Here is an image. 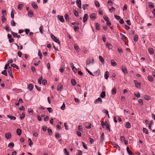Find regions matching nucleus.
<instances>
[{
    "instance_id": "f257e3e1",
    "label": "nucleus",
    "mask_w": 155,
    "mask_h": 155,
    "mask_svg": "<svg viewBox=\"0 0 155 155\" xmlns=\"http://www.w3.org/2000/svg\"><path fill=\"white\" fill-rule=\"evenodd\" d=\"M51 36L52 40L56 43H58L59 45H60V42L58 38L54 36L53 34H51Z\"/></svg>"
},
{
    "instance_id": "f03ea898",
    "label": "nucleus",
    "mask_w": 155,
    "mask_h": 155,
    "mask_svg": "<svg viewBox=\"0 0 155 155\" xmlns=\"http://www.w3.org/2000/svg\"><path fill=\"white\" fill-rule=\"evenodd\" d=\"M102 102L101 99L100 97H98L94 101V103L95 104H101Z\"/></svg>"
},
{
    "instance_id": "7ed1b4c3",
    "label": "nucleus",
    "mask_w": 155,
    "mask_h": 155,
    "mask_svg": "<svg viewBox=\"0 0 155 155\" xmlns=\"http://www.w3.org/2000/svg\"><path fill=\"white\" fill-rule=\"evenodd\" d=\"M57 18L61 22H64V20L63 16L58 15L57 16Z\"/></svg>"
},
{
    "instance_id": "20e7f679",
    "label": "nucleus",
    "mask_w": 155,
    "mask_h": 155,
    "mask_svg": "<svg viewBox=\"0 0 155 155\" xmlns=\"http://www.w3.org/2000/svg\"><path fill=\"white\" fill-rule=\"evenodd\" d=\"M121 69L123 72L125 74L128 73V71L125 67L122 66L121 67Z\"/></svg>"
},
{
    "instance_id": "39448f33",
    "label": "nucleus",
    "mask_w": 155,
    "mask_h": 155,
    "mask_svg": "<svg viewBox=\"0 0 155 155\" xmlns=\"http://www.w3.org/2000/svg\"><path fill=\"white\" fill-rule=\"evenodd\" d=\"M76 4L79 8H81V0H77Z\"/></svg>"
},
{
    "instance_id": "423d86ee",
    "label": "nucleus",
    "mask_w": 155,
    "mask_h": 155,
    "mask_svg": "<svg viewBox=\"0 0 155 155\" xmlns=\"http://www.w3.org/2000/svg\"><path fill=\"white\" fill-rule=\"evenodd\" d=\"M88 16L87 14L84 15L83 18V22L84 23L87 20Z\"/></svg>"
},
{
    "instance_id": "0eeeda50",
    "label": "nucleus",
    "mask_w": 155,
    "mask_h": 155,
    "mask_svg": "<svg viewBox=\"0 0 155 155\" xmlns=\"http://www.w3.org/2000/svg\"><path fill=\"white\" fill-rule=\"evenodd\" d=\"M134 82L136 87L138 88L140 87V84L137 80H134Z\"/></svg>"
},
{
    "instance_id": "6e6552de",
    "label": "nucleus",
    "mask_w": 155,
    "mask_h": 155,
    "mask_svg": "<svg viewBox=\"0 0 155 155\" xmlns=\"http://www.w3.org/2000/svg\"><path fill=\"white\" fill-rule=\"evenodd\" d=\"M90 18L92 20H94L96 18L95 14L94 13L91 14L90 15Z\"/></svg>"
},
{
    "instance_id": "1a4fd4ad",
    "label": "nucleus",
    "mask_w": 155,
    "mask_h": 155,
    "mask_svg": "<svg viewBox=\"0 0 155 155\" xmlns=\"http://www.w3.org/2000/svg\"><path fill=\"white\" fill-rule=\"evenodd\" d=\"M28 88L29 90L31 91L33 88V85L32 84H29L28 85Z\"/></svg>"
},
{
    "instance_id": "9d476101",
    "label": "nucleus",
    "mask_w": 155,
    "mask_h": 155,
    "mask_svg": "<svg viewBox=\"0 0 155 155\" xmlns=\"http://www.w3.org/2000/svg\"><path fill=\"white\" fill-rule=\"evenodd\" d=\"M5 137L7 139H9L11 137V134L10 133H8L5 134Z\"/></svg>"
},
{
    "instance_id": "9b49d317",
    "label": "nucleus",
    "mask_w": 155,
    "mask_h": 155,
    "mask_svg": "<svg viewBox=\"0 0 155 155\" xmlns=\"http://www.w3.org/2000/svg\"><path fill=\"white\" fill-rule=\"evenodd\" d=\"M96 29L97 30H99L100 29V25L98 23H95Z\"/></svg>"
},
{
    "instance_id": "f8f14e48",
    "label": "nucleus",
    "mask_w": 155,
    "mask_h": 155,
    "mask_svg": "<svg viewBox=\"0 0 155 155\" xmlns=\"http://www.w3.org/2000/svg\"><path fill=\"white\" fill-rule=\"evenodd\" d=\"M125 127L127 128H130L131 127V124L129 122H126L125 123Z\"/></svg>"
},
{
    "instance_id": "ddd939ff",
    "label": "nucleus",
    "mask_w": 155,
    "mask_h": 155,
    "mask_svg": "<svg viewBox=\"0 0 155 155\" xmlns=\"http://www.w3.org/2000/svg\"><path fill=\"white\" fill-rule=\"evenodd\" d=\"M63 86L62 84H59L57 87V90L59 91H61L62 89Z\"/></svg>"
},
{
    "instance_id": "4468645a",
    "label": "nucleus",
    "mask_w": 155,
    "mask_h": 155,
    "mask_svg": "<svg viewBox=\"0 0 155 155\" xmlns=\"http://www.w3.org/2000/svg\"><path fill=\"white\" fill-rule=\"evenodd\" d=\"M32 7L35 9H37L38 8V6L36 5V3L34 2H33L31 4Z\"/></svg>"
},
{
    "instance_id": "2eb2a0df",
    "label": "nucleus",
    "mask_w": 155,
    "mask_h": 155,
    "mask_svg": "<svg viewBox=\"0 0 155 155\" xmlns=\"http://www.w3.org/2000/svg\"><path fill=\"white\" fill-rule=\"evenodd\" d=\"M109 72L108 71H107L105 72L104 74V78L105 79H107L109 76Z\"/></svg>"
},
{
    "instance_id": "dca6fc26",
    "label": "nucleus",
    "mask_w": 155,
    "mask_h": 155,
    "mask_svg": "<svg viewBox=\"0 0 155 155\" xmlns=\"http://www.w3.org/2000/svg\"><path fill=\"white\" fill-rule=\"evenodd\" d=\"M85 127L87 129H90L91 127V124L90 123H87L86 124Z\"/></svg>"
},
{
    "instance_id": "f3484780",
    "label": "nucleus",
    "mask_w": 155,
    "mask_h": 155,
    "mask_svg": "<svg viewBox=\"0 0 155 155\" xmlns=\"http://www.w3.org/2000/svg\"><path fill=\"white\" fill-rule=\"evenodd\" d=\"M4 28L8 32L11 31V29L8 26V25H6L5 27H4Z\"/></svg>"
},
{
    "instance_id": "a211bd4d",
    "label": "nucleus",
    "mask_w": 155,
    "mask_h": 155,
    "mask_svg": "<svg viewBox=\"0 0 155 155\" xmlns=\"http://www.w3.org/2000/svg\"><path fill=\"white\" fill-rule=\"evenodd\" d=\"M144 98L145 100L147 101L150 100L151 99L150 97L147 95H144Z\"/></svg>"
},
{
    "instance_id": "6ab92c4d",
    "label": "nucleus",
    "mask_w": 155,
    "mask_h": 155,
    "mask_svg": "<svg viewBox=\"0 0 155 155\" xmlns=\"http://www.w3.org/2000/svg\"><path fill=\"white\" fill-rule=\"evenodd\" d=\"M99 59L102 64H104V60L103 58L101 56H99Z\"/></svg>"
},
{
    "instance_id": "aec40b11",
    "label": "nucleus",
    "mask_w": 155,
    "mask_h": 155,
    "mask_svg": "<svg viewBox=\"0 0 155 155\" xmlns=\"http://www.w3.org/2000/svg\"><path fill=\"white\" fill-rule=\"evenodd\" d=\"M106 94L105 91H102L100 95L101 97L102 98H104L106 96Z\"/></svg>"
},
{
    "instance_id": "412c9836",
    "label": "nucleus",
    "mask_w": 155,
    "mask_h": 155,
    "mask_svg": "<svg viewBox=\"0 0 155 155\" xmlns=\"http://www.w3.org/2000/svg\"><path fill=\"white\" fill-rule=\"evenodd\" d=\"M7 117L10 118L11 120H15L16 119V117L15 116H10L8 115H7Z\"/></svg>"
},
{
    "instance_id": "4be33fe9",
    "label": "nucleus",
    "mask_w": 155,
    "mask_h": 155,
    "mask_svg": "<svg viewBox=\"0 0 155 155\" xmlns=\"http://www.w3.org/2000/svg\"><path fill=\"white\" fill-rule=\"evenodd\" d=\"M15 13V11L14 9L12 8L11 12V17L13 19L14 18V14Z\"/></svg>"
},
{
    "instance_id": "5701e85b",
    "label": "nucleus",
    "mask_w": 155,
    "mask_h": 155,
    "mask_svg": "<svg viewBox=\"0 0 155 155\" xmlns=\"http://www.w3.org/2000/svg\"><path fill=\"white\" fill-rule=\"evenodd\" d=\"M148 51L149 53L150 54L152 55L153 54L154 52V51L153 48H149L148 49Z\"/></svg>"
},
{
    "instance_id": "b1692460",
    "label": "nucleus",
    "mask_w": 155,
    "mask_h": 155,
    "mask_svg": "<svg viewBox=\"0 0 155 155\" xmlns=\"http://www.w3.org/2000/svg\"><path fill=\"white\" fill-rule=\"evenodd\" d=\"M28 15L29 16L31 17L33 16V12L31 10H30L28 11Z\"/></svg>"
},
{
    "instance_id": "393cba45",
    "label": "nucleus",
    "mask_w": 155,
    "mask_h": 155,
    "mask_svg": "<svg viewBox=\"0 0 155 155\" xmlns=\"http://www.w3.org/2000/svg\"><path fill=\"white\" fill-rule=\"evenodd\" d=\"M143 133H144L146 134H149L148 131V130L143 127Z\"/></svg>"
},
{
    "instance_id": "a878e982",
    "label": "nucleus",
    "mask_w": 155,
    "mask_h": 155,
    "mask_svg": "<svg viewBox=\"0 0 155 155\" xmlns=\"http://www.w3.org/2000/svg\"><path fill=\"white\" fill-rule=\"evenodd\" d=\"M71 83L73 86H75L76 84V81L74 79H71Z\"/></svg>"
},
{
    "instance_id": "bb28decb",
    "label": "nucleus",
    "mask_w": 155,
    "mask_h": 155,
    "mask_svg": "<svg viewBox=\"0 0 155 155\" xmlns=\"http://www.w3.org/2000/svg\"><path fill=\"white\" fill-rule=\"evenodd\" d=\"M16 132L18 135L20 136L21 134V131L20 129H17L16 130Z\"/></svg>"
},
{
    "instance_id": "cd10ccee",
    "label": "nucleus",
    "mask_w": 155,
    "mask_h": 155,
    "mask_svg": "<svg viewBox=\"0 0 155 155\" xmlns=\"http://www.w3.org/2000/svg\"><path fill=\"white\" fill-rule=\"evenodd\" d=\"M111 93L112 94L114 95L116 93V89L115 88H113L111 91Z\"/></svg>"
},
{
    "instance_id": "c85d7f7f",
    "label": "nucleus",
    "mask_w": 155,
    "mask_h": 155,
    "mask_svg": "<svg viewBox=\"0 0 155 155\" xmlns=\"http://www.w3.org/2000/svg\"><path fill=\"white\" fill-rule=\"evenodd\" d=\"M12 67H8V71L9 74H12Z\"/></svg>"
},
{
    "instance_id": "c756f323",
    "label": "nucleus",
    "mask_w": 155,
    "mask_h": 155,
    "mask_svg": "<svg viewBox=\"0 0 155 155\" xmlns=\"http://www.w3.org/2000/svg\"><path fill=\"white\" fill-rule=\"evenodd\" d=\"M111 64L113 66H115L117 65V64L116 62L113 60H111Z\"/></svg>"
},
{
    "instance_id": "7c9ffc66",
    "label": "nucleus",
    "mask_w": 155,
    "mask_h": 155,
    "mask_svg": "<svg viewBox=\"0 0 155 155\" xmlns=\"http://www.w3.org/2000/svg\"><path fill=\"white\" fill-rule=\"evenodd\" d=\"M64 17L65 20L67 21H69L70 20L69 19V17L68 15L67 14L65 15Z\"/></svg>"
},
{
    "instance_id": "2f4dec72",
    "label": "nucleus",
    "mask_w": 155,
    "mask_h": 155,
    "mask_svg": "<svg viewBox=\"0 0 155 155\" xmlns=\"http://www.w3.org/2000/svg\"><path fill=\"white\" fill-rule=\"evenodd\" d=\"M64 153L65 155H69V153L67 151L66 148H64Z\"/></svg>"
},
{
    "instance_id": "473e14b6",
    "label": "nucleus",
    "mask_w": 155,
    "mask_h": 155,
    "mask_svg": "<svg viewBox=\"0 0 155 155\" xmlns=\"http://www.w3.org/2000/svg\"><path fill=\"white\" fill-rule=\"evenodd\" d=\"M14 146V143H13L11 142L8 145V147H9L10 148L13 147Z\"/></svg>"
},
{
    "instance_id": "72a5a7b5",
    "label": "nucleus",
    "mask_w": 155,
    "mask_h": 155,
    "mask_svg": "<svg viewBox=\"0 0 155 155\" xmlns=\"http://www.w3.org/2000/svg\"><path fill=\"white\" fill-rule=\"evenodd\" d=\"M91 63V60L90 58H88L87 59L86 62V65H87Z\"/></svg>"
},
{
    "instance_id": "f704fd0d",
    "label": "nucleus",
    "mask_w": 155,
    "mask_h": 155,
    "mask_svg": "<svg viewBox=\"0 0 155 155\" xmlns=\"http://www.w3.org/2000/svg\"><path fill=\"white\" fill-rule=\"evenodd\" d=\"M25 116V114L24 113H22L21 114H20V118L21 119H23Z\"/></svg>"
},
{
    "instance_id": "c9c22d12",
    "label": "nucleus",
    "mask_w": 155,
    "mask_h": 155,
    "mask_svg": "<svg viewBox=\"0 0 155 155\" xmlns=\"http://www.w3.org/2000/svg\"><path fill=\"white\" fill-rule=\"evenodd\" d=\"M11 65L13 67L15 68H16L17 69H19V68L15 64H11Z\"/></svg>"
},
{
    "instance_id": "e433bc0d",
    "label": "nucleus",
    "mask_w": 155,
    "mask_h": 155,
    "mask_svg": "<svg viewBox=\"0 0 155 155\" xmlns=\"http://www.w3.org/2000/svg\"><path fill=\"white\" fill-rule=\"evenodd\" d=\"M11 33L12 34V35L13 36L14 38L16 37L17 35V33L14 32L12 31H11Z\"/></svg>"
},
{
    "instance_id": "4c0bfd02",
    "label": "nucleus",
    "mask_w": 155,
    "mask_h": 155,
    "mask_svg": "<svg viewBox=\"0 0 155 155\" xmlns=\"http://www.w3.org/2000/svg\"><path fill=\"white\" fill-rule=\"evenodd\" d=\"M28 112L29 113L31 114V115H32L33 114V111L31 110V108H29L28 109Z\"/></svg>"
},
{
    "instance_id": "58836bf2",
    "label": "nucleus",
    "mask_w": 155,
    "mask_h": 155,
    "mask_svg": "<svg viewBox=\"0 0 155 155\" xmlns=\"http://www.w3.org/2000/svg\"><path fill=\"white\" fill-rule=\"evenodd\" d=\"M28 142H29V145L30 147H31L33 144V143L31 141V139L30 138H29L28 140Z\"/></svg>"
},
{
    "instance_id": "ea45409f",
    "label": "nucleus",
    "mask_w": 155,
    "mask_h": 155,
    "mask_svg": "<svg viewBox=\"0 0 155 155\" xmlns=\"http://www.w3.org/2000/svg\"><path fill=\"white\" fill-rule=\"evenodd\" d=\"M147 78L148 80L150 82H152L153 81V79L152 77L151 76H149Z\"/></svg>"
},
{
    "instance_id": "a19ab883",
    "label": "nucleus",
    "mask_w": 155,
    "mask_h": 155,
    "mask_svg": "<svg viewBox=\"0 0 155 155\" xmlns=\"http://www.w3.org/2000/svg\"><path fill=\"white\" fill-rule=\"evenodd\" d=\"M74 31L76 32L78 31L79 28L78 26H74Z\"/></svg>"
},
{
    "instance_id": "79ce46f5",
    "label": "nucleus",
    "mask_w": 155,
    "mask_h": 155,
    "mask_svg": "<svg viewBox=\"0 0 155 155\" xmlns=\"http://www.w3.org/2000/svg\"><path fill=\"white\" fill-rule=\"evenodd\" d=\"M95 5L96 7H98L100 6V4L99 2L97 1H95L94 2Z\"/></svg>"
},
{
    "instance_id": "37998d69",
    "label": "nucleus",
    "mask_w": 155,
    "mask_h": 155,
    "mask_svg": "<svg viewBox=\"0 0 155 155\" xmlns=\"http://www.w3.org/2000/svg\"><path fill=\"white\" fill-rule=\"evenodd\" d=\"M1 74L5 76H7V71L6 70H4L2 71V72L1 73Z\"/></svg>"
},
{
    "instance_id": "c03bdc74",
    "label": "nucleus",
    "mask_w": 155,
    "mask_h": 155,
    "mask_svg": "<svg viewBox=\"0 0 155 155\" xmlns=\"http://www.w3.org/2000/svg\"><path fill=\"white\" fill-rule=\"evenodd\" d=\"M43 26L41 25L39 28V31H40V33L41 34H43Z\"/></svg>"
},
{
    "instance_id": "a18cd8bd",
    "label": "nucleus",
    "mask_w": 155,
    "mask_h": 155,
    "mask_svg": "<svg viewBox=\"0 0 155 155\" xmlns=\"http://www.w3.org/2000/svg\"><path fill=\"white\" fill-rule=\"evenodd\" d=\"M120 34L121 35V39H122V40L124 41V40L126 39V37H125V36L124 35L122 34V33H120Z\"/></svg>"
},
{
    "instance_id": "49530a36",
    "label": "nucleus",
    "mask_w": 155,
    "mask_h": 155,
    "mask_svg": "<svg viewBox=\"0 0 155 155\" xmlns=\"http://www.w3.org/2000/svg\"><path fill=\"white\" fill-rule=\"evenodd\" d=\"M11 25L13 26H15L16 25V23L13 20H11Z\"/></svg>"
},
{
    "instance_id": "de8ad7c7",
    "label": "nucleus",
    "mask_w": 155,
    "mask_h": 155,
    "mask_svg": "<svg viewBox=\"0 0 155 155\" xmlns=\"http://www.w3.org/2000/svg\"><path fill=\"white\" fill-rule=\"evenodd\" d=\"M24 6V5L22 4H20L18 5V9L19 10H20L23 6Z\"/></svg>"
},
{
    "instance_id": "09e8293b",
    "label": "nucleus",
    "mask_w": 155,
    "mask_h": 155,
    "mask_svg": "<svg viewBox=\"0 0 155 155\" xmlns=\"http://www.w3.org/2000/svg\"><path fill=\"white\" fill-rule=\"evenodd\" d=\"M2 22L3 23H4L6 21V18L4 16H2Z\"/></svg>"
},
{
    "instance_id": "8fccbe9b",
    "label": "nucleus",
    "mask_w": 155,
    "mask_h": 155,
    "mask_svg": "<svg viewBox=\"0 0 155 155\" xmlns=\"http://www.w3.org/2000/svg\"><path fill=\"white\" fill-rule=\"evenodd\" d=\"M106 45L107 47H108L109 48H111L112 47L110 43H109L107 42L106 43Z\"/></svg>"
},
{
    "instance_id": "3c124183",
    "label": "nucleus",
    "mask_w": 155,
    "mask_h": 155,
    "mask_svg": "<svg viewBox=\"0 0 155 155\" xmlns=\"http://www.w3.org/2000/svg\"><path fill=\"white\" fill-rule=\"evenodd\" d=\"M48 132L49 134V135L50 136L51 135V134L52 133V131L51 129L48 128L47 129Z\"/></svg>"
},
{
    "instance_id": "603ef678",
    "label": "nucleus",
    "mask_w": 155,
    "mask_h": 155,
    "mask_svg": "<svg viewBox=\"0 0 155 155\" xmlns=\"http://www.w3.org/2000/svg\"><path fill=\"white\" fill-rule=\"evenodd\" d=\"M94 76L96 75L98 76L100 74V72L98 71H97L94 72Z\"/></svg>"
},
{
    "instance_id": "864d4df0",
    "label": "nucleus",
    "mask_w": 155,
    "mask_h": 155,
    "mask_svg": "<svg viewBox=\"0 0 155 155\" xmlns=\"http://www.w3.org/2000/svg\"><path fill=\"white\" fill-rule=\"evenodd\" d=\"M86 70L90 75L93 76H94V75L93 74V73L91 72L87 68H86Z\"/></svg>"
},
{
    "instance_id": "5fc2aeb1",
    "label": "nucleus",
    "mask_w": 155,
    "mask_h": 155,
    "mask_svg": "<svg viewBox=\"0 0 155 155\" xmlns=\"http://www.w3.org/2000/svg\"><path fill=\"white\" fill-rule=\"evenodd\" d=\"M114 16L116 19L117 20H119L121 19V17L119 16L114 15Z\"/></svg>"
},
{
    "instance_id": "6e6d98bb",
    "label": "nucleus",
    "mask_w": 155,
    "mask_h": 155,
    "mask_svg": "<svg viewBox=\"0 0 155 155\" xmlns=\"http://www.w3.org/2000/svg\"><path fill=\"white\" fill-rule=\"evenodd\" d=\"M138 103L142 106L143 104V101L142 99H140L138 101Z\"/></svg>"
},
{
    "instance_id": "4d7b16f0",
    "label": "nucleus",
    "mask_w": 155,
    "mask_h": 155,
    "mask_svg": "<svg viewBox=\"0 0 155 155\" xmlns=\"http://www.w3.org/2000/svg\"><path fill=\"white\" fill-rule=\"evenodd\" d=\"M77 151L78 152L76 155H81V154H82V151L80 150H78Z\"/></svg>"
},
{
    "instance_id": "13d9d810",
    "label": "nucleus",
    "mask_w": 155,
    "mask_h": 155,
    "mask_svg": "<svg viewBox=\"0 0 155 155\" xmlns=\"http://www.w3.org/2000/svg\"><path fill=\"white\" fill-rule=\"evenodd\" d=\"M127 152L129 155H135L130 150L127 151Z\"/></svg>"
},
{
    "instance_id": "bf43d9fd",
    "label": "nucleus",
    "mask_w": 155,
    "mask_h": 155,
    "mask_svg": "<svg viewBox=\"0 0 155 155\" xmlns=\"http://www.w3.org/2000/svg\"><path fill=\"white\" fill-rule=\"evenodd\" d=\"M149 4V6L150 8H153L154 7V5H153L152 4V3L151 2H149L148 3Z\"/></svg>"
},
{
    "instance_id": "052dcab7",
    "label": "nucleus",
    "mask_w": 155,
    "mask_h": 155,
    "mask_svg": "<svg viewBox=\"0 0 155 155\" xmlns=\"http://www.w3.org/2000/svg\"><path fill=\"white\" fill-rule=\"evenodd\" d=\"M88 4H84L82 5V8L83 10H85L86 9V7L88 6Z\"/></svg>"
},
{
    "instance_id": "680f3d73",
    "label": "nucleus",
    "mask_w": 155,
    "mask_h": 155,
    "mask_svg": "<svg viewBox=\"0 0 155 155\" xmlns=\"http://www.w3.org/2000/svg\"><path fill=\"white\" fill-rule=\"evenodd\" d=\"M74 15L76 16V17H78V12L76 11V10H74Z\"/></svg>"
},
{
    "instance_id": "e2e57ef3",
    "label": "nucleus",
    "mask_w": 155,
    "mask_h": 155,
    "mask_svg": "<svg viewBox=\"0 0 155 155\" xmlns=\"http://www.w3.org/2000/svg\"><path fill=\"white\" fill-rule=\"evenodd\" d=\"M138 38V35H135L134 37V41L136 42L137 41Z\"/></svg>"
},
{
    "instance_id": "0e129e2a",
    "label": "nucleus",
    "mask_w": 155,
    "mask_h": 155,
    "mask_svg": "<svg viewBox=\"0 0 155 155\" xmlns=\"http://www.w3.org/2000/svg\"><path fill=\"white\" fill-rule=\"evenodd\" d=\"M106 128L107 130H108L109 132L110 131V126L109 124H107L106 127Z\"/></svg>"
},
{
    "instance_id": "69168bd1",
    "label": "nucleus",
    "mask_w": 155,
    "mask_h": 155,
    "mask_svg": "<svg viewBox=\"0 0 155 155\" xmlns=\"http://www.w3.org/2000/svg\"><path fill=\"white\" fill-rule=\"evenodd\" d=\"M102 39H103V41L104 42H106V38L105 37V35H102Z\"/></svg>"
},
{
    "instance_id": "338daca9",
    "label": "nucleus",
    "mask_w": 155,
    "mask_h": 155,
    "mask_svg": "<svg viewBox=\"0 0 155 155\" xmlns=\"http://www.w3.org/2000/svg\"><path fill=\"white\" fill-rule=\"evenodd\" d=\"M134 95L137 98H139L140 97V95L139 92H138L137 94L134 93Z\"/></svg>"
},
{
    "instance_id": "774afa93",
    "label": "nucleus",
    "mask_w": 155,
    "mask_h": 155,
    "mask_svg": "<svg viewBox=\"0 0 155 155\" xmlns=\"http://www.w3.org/2000/svg\"><path fill=\"white\" fill-rule=\"evenodd\" d=\"M82 143L83 144L84 148L86 149H87V145L85 144V143L84 142H82Z\"/></svg>"
}]
</instances>
